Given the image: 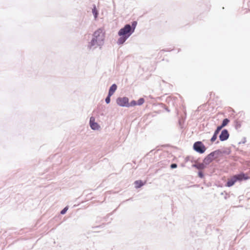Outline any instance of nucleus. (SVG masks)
<instances>
[{"mask_svg": "<svg viewBox=\"0 0 250 250\" xmlns=\"http://www.w3.org/2000/svg\"><path fill=\"white\" fill-rule=\"evenodd\" d=\"M222 128V127L220 125L217 126L216 129L215 130L214 133L215 134L218 135L219 133L220 132V131H221Z\"/></svg>", "mask_w": 250, "mask_h": 250, "instance_id": "17", "label": "nucleus"}, {"mask_svg": "<svg viewBox=\"0 0 250 250\" xmlns=\"http://www.w3.org/2000/svg\"><path fill=\"white\" fill-rule=\"evenodd\" d=\"M235 178L236 181H242L243 180H247L248 179V177L244 173H242L239 174L235 175Z\"/></svg>", "mask_w": 250, "mask_h": 250, "instance_id": "8", "label": "nucleus"}, {"mask_svg": "<svg viewBox=\"0 0 250 250\" xmlns=\"http://www.w3.org/2000/svg\"><path fill=\"white\" fill-rule=\"evenodd\" d=\"M229 122V120L228 119H227V118L224 119L223 120L221 125L220 126L223 128V127H225V126H226Z\"/></svg>", "mask_w": 250, "mask_h": 250, "instance_id": "13", "label": "nucleus"}, {"mask_svg": "<svg viewBox=\"0 0 250 250\" xmlns=\"http://www.w3.org/2000/svg\"><path fill=\"white\" fill-rule=\"evenodd\" d=\"M104 35L102 29L99 28L95 31L92 35V38L88 42L87 49L93 51L97 47L100 48L104 45Z\"/></svg>", "mask_w": 250, "mask_h": 250, "instance_id": "1", "label": "nucleus"}, {"mask_svg": "<svg viewBox=\"0 0 250 250\" xmlns=\"http://www.w3.org/2000/svg\"><path fill=\"white\" fill-rule=\"evenodd\" d=\"M112 95H109L108 94L107 97H106L105 99V102L106 104H109L110 102V97Z\"/></svg>", "mask_w": 250, "mask_h": 250, "instance_id": "16", "label": "nucleus"}, {"mask_svg": "<svg viewBox=\"0 0 250 250\" xmlns=\"http://www.w3.org/2000/svg\"><path fill=\"white\" fill-rule=\"evenodd\" d=\"M229 136L228 130L224 129L221 131L219 137L221 141H225L229 138Z\"/></svg>", "mask_w": 250, "mask_h": 250, "instance_id": "6", "label": "nucleus"}, {"mask_svg": "<svg viewBox=\"0 0 250 250\" xmlns=\"http://www.w3.org/2000/svg\"><path fill=\"white\" fill-rule=\"evenodd\" d=\"M204 173L201 171H199L198 172V176L201 178H203L204 177Z\"/></svg>", "mask_w": 250, "mask_h": 250, "instance_id": "21", "label": "nucleus"}, {"mask_svg": "<svg viewBox=\"0 0 250 250\" xmlns=\"http://www.w3.org/2000/svg\"><path fill=\"white\" fill-rule=\"evenodd\" d=\"M117 104L122 107H129V99L127 97H118L116 99Z\"/></svg>", "mask_w": 250, "mask_h": 250, "instance_id": "5", "label": "nucleus"}, {"mask_svg": "<svg viewBox=\"0 0 250 250\" xmlns=\"http://www.w3.org/2000/svg\"><path fill=\"white\" fill-rule=\"evenodd\" d=\"M144 102H145L144 99L143 98H141L138 100L137 104L138 105H142L144 103Z\"/></svg>", "mask_w": 250, "mask_h": 250, "instance_id": "15", "label": "nucleus"}, {"mask_svg": "<svg viewBox=\"0 0 250 250\" xmlns=\"http://www.w3.org/2000/svg\"><path fill=\"white\" fill-rule=\"evenodd\" d=\"M92 13L96 19L98 15V11L96 9V6L94 5L93 8L92 9Z\"/></svg>", "mask_w": 250, "mask_h": 250, "instance_id": "14", "label": "nucleus"}, {"mask_svg": "<svg viewBox=\"0 0 250 250\" xmlns=\"http://www.w3.org/2000/svg\"><path fill=\"white\" fill-rule=\"evenodd\" d=\"M137 24V22L133 21L132 22L131 25L126 24L124 27L120 29L118 33V35L120 36L117 41L118 44L122 45L126 41L134 32Z\"/></svg>", "mask_w": 250, "mask_h": 250, "instance_id": "2", "label": "nucleus"}, {"mask_svg": "<svg viewBox=\"0 0 250 250\" xmlns=\"http://www.w3.org/2000/svg\"><path fill=\"white\" fill-rule=\"evenodd\" d=\"M136 104H137V102L133 100L130 103H129V107L133 106L136 105Z\"/></svg>", "mask_w": 250, "mask_h": 250, "instance_id": "19", "label": "nucleus"}, {"mask_svg": "<svg viewBox=\"0 0 250 250\" xmlns=\"http://www.w3.org/2000/svg\"><path fill=\"white\" fill-rule=\"evenodd\" d=\"M89 124L90 127L93 130H98L100 127L98 124L95 122V118L93 116L91 117L90 118Z\"/></svg>", "mask_w": 250, "mask_h": 250, "instance_id": "7", "label": "nucleus"}, {"mask_svg": "<svg viewBox=\"0 0 250 250\" xmlns=\"http://www.w3.org/2000/svg\"><path fill=\"white\" fill-rule=\"evenodd\" d=\"M68 209V207H65L63 209H62L61 211V214H64Z\"/></svg>", "mask_w": 250, "mask_h": 250, "instance_id": "20", "label": "nucleus"}, {"mask_svg": "<svg viewBox=\"0 0 250 250\" xmlns=\"http://www.w3.org/2000/svg\"><path fill=\"white\" fill-rule=\"evenodd\" d=\"M177 167V165L176 164H175V163H173V164H172L171 165H170V167L172 169L173 168H175Z\"/></svg>", "mask_w": 250, "mask_h": 250, "instance_id": "22", "label": "nucleus"}, {"mask_svg": "<svg viewBox=\"0 0 250 250\" xmlns=\"http://www.w3.org/2000/svg\"><path fill=\"white\" fill-rule=\"evenodd\" d=\"M117 86L116 84H113L109 88V91H108V94L113 95L114 93L115 92V91L117 90Z\"/></svg>", "mask_w": 250, "mask_h": 250, "instance_id": "9", "label": "nucleus"}, {"mask_svg": "<svg viewBox=\"0 0 250 250\" xmlns=\"http://www.w3.org/2000/svg\"><path fill=\"white\" fill-rule=\"evenodd\" d=\"M223 153H227L228 154H229V153H227V151H222L220 149L215 150L214 151L211 152L204 158L203 160V163L205 165H208L213 160L217 159Z\"/></svg>", "mask_w": 250, "mask_h": 250, "instance_id": "3", "label": "nucleus"}, {"mask_svg": "<svg viewBox=\"0 0 250 250\" xmlns=\"http://www.w3.org/2000/svg\"><path fill=\"white\" fill-rule=\"evenodd\" d=\"M217 136H218V135H217V134H215V133H214V134H213V135L212 137H211V139H210V141H211L212 143H213V142H214V141L216 140V139H217Z\"/></svg>", "mask_w": 250, "mask_h": 250, "instance_id": "18", "label": "nucleus"}, {"mask_svg": "<svg viewBox=\"0 0 250 250\" xmlns=\"http://www.w3.org/2000/svg\"><path fill=\"white\" fill-rule=\"evenodd\" d=\"M193 148L195 151L201 154L204 153L206 150V146L201 141L194 143Z\"/></svg>", "mask_w": 250, "mask_h": 250, "instance_id": "4", "label": "nucleus"}, {"mask_svg": "<svg viewBox=\"0 0 250 250\" xmlns=\"http://www.w3.org/2000/svg\"><path fill=\"white\" fill-rule=\"evenodd\" d=\"M236 181V179L235 178V176H234L232 178L228 180L226 184V186L228 187H231L235 184Z\"/></svg>", "mask_w": 250, "mask_h": 250, "instance_id": "11", "label": "nucleus"}, {"mask_svg": "<svg viewBox=\"0 0 250 250\" xmlns=\"http://www.w3.org/2000/svg\"><path fill=\"white\" fill-rule=\"evenodd\" d=\"M192 167H196L197 169L199 170L204 169L206 167L204 163L195 164L192 165Z\"/></svg>", "mask_w": 250, "mask_h": 250, "instance_id": "10", "label": "nucleus"}, {"mask_svg": "<svg viewBox=\"0 0 250 250\" xmlns=\"http://www.w3.org/2000/svg\"><path fill=\"white\" fill-rule=\"evenodd\" d=\"M134 184L135 185V188H138L144 185V183H143L141 180H137L135 181Z\"/></svg>", "mask_w": 250, "mask_h": 250, "instance_id": "12", "label": "nucleus"}]
</instances>
